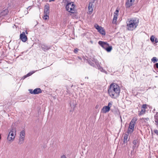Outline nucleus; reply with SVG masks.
<instances>
[{
    "label": "nucleus",
    "instance_id": "12",
    "mask_svg": "<svg viewBox=\"0 0 158 158\" xmlns=\"http://www.w3.org/2000/svg\"><path fill=\"white\" fill-rule=\"evenodd\" d=\"M40 46L42 50L45 52L50 49L51 47L45 44H40Z\"/></svg>",
    "mask_w": 158,
    "mask_h": 158
},
{
    "label": "nucleus",
    "instance_id": "13",
    "mask_svg": "<svg viewBox=\"0 0 158 158\" xmlns=\"http://www.w3.org/2000/svg\"><path fill=\"white\" fill-rule=\"evenodd\" d=\"M110 109L109 106H104L102 109V111L103 113H106L109 111Z\"/></svg>",
    "mask_w": 158,
    "mask_h": 158
},
{
    "label": "nucleus",
    "instance_id": "50",
    "mask_svg": "<svg viewBox=\"0 0 158 158\" xmlns=\"http://www.w3.org/2000/svg\"><path fill=\"white\" fill-rule=\"evenodd\" d=\"M54 1V0H52V1L50 0L49 1H50V2H51V1Z\"/></svg>",
    "mask_w": 158,
    "mask_h": 158
},
{
    "label": "nucleus",
    "instance_id": "18",
    "mask_svg": "<svg viewBox=\"0 0 158 158\" xmlns=\"http://www.w3.org/2000/svg\"><path fill=\"white\" fill-rule=\"evenodd\" d=\"M24 138L19 137L18 143L19 144H23L24 141Z\"/></svg>",
    "mask_w": 158,
    "mask_h": 158
},
{
    "label": "nucleus",
    "instance_id": "45",
    "mask_svg": "<svg viewBox=\"0 0 158 158\" xmlns=\"http://www.w3.org/2000/svg\"><path fill=\"white\" fill-rule=\"evenodd\" d=\"M93 61L94 62H95V63H96L97 62V60L96 59H94Z\"/></svg>",
    "mask_w": 158,
    "mask_h": 158
},
{
    "label": "nucleus",
    "instance_id": "38",
    "mask_svg": "<svg viewBox=\"0 0 158 158\" xmlns=\"http://www.w3.org/2000/svg\"><path fill=\"white\" fill-rule=\"evenodd\" d=\"M154 67H155L156 68L158 69V63H156L155 64Z\"/></svg>",
    "mask_w": 158,
    "mask_h": 158
},
{
    "label": "nucleus",
    "instance_id": "7",
    "mask_svg": "<svg viewBox=\"0 0 158 158\" xmlns=\"http://www.w3.org/2000/svg\"><path fill=\"white\" fill-rule=\"evenodd\" d=\"M95 27L100 34L103 35H105L106 32L105 31L102 27L99 26L98 24H96L95 25Z\"/></svg>",
    "mask_w": 158,
    "mask_h": 158
},
{
    "label": "nucleus",
    "instance_id": "16",
    "mask_svg": "<svg viewBox=\"0 0 158 158\" xmlns=\"http://www.w3.org/2000/svg\"><path fill=\"white\" fill-rule=\"evenodd\" d=\"M33 92L34 93V94H38L42 92V90L40 88H38L34 90Z\"/></svg>",
    "mask_w": 158,
    "mask_h": 158
},
{
    "label": "nucleus",
    "instance_id": "8",
    "mask_svg": "<svg viewBox=\"0 0 158 158\" xmlns=\"http://www.w3.org/2000/svg\"><path fill=\"white\" fill-rule=\"evenodd\" d=\"M9 10L7 8H4L0 11V17H4L7 15Z\"/></svg>",
    "mask_w": 158,
    "mask_h": 158
},
{
    "label": "nucleus",
    "instance_id": "14",
    "mask_svg": "<svg viewBox=\"0 0 158 158\" xmlns=\"http://www.w3.org/2000/svg\"><path fill=\"white\" fill-rule=\"evenodd\" d=\"M130 133H128V131L127 132V133L125 134L124 136L123 139V143H127V139L128 138V135Z\"/></svg>",
    "mask_w": 158,
    "mask_h": 158
},
{
    "label": "nucleus",
    "instance_id": "47",
    "mask_svg": "<svg viewBox=\"0 0 158 158\" xmlns=\"http://www.w3.org/2000/svg\"><path fill=\"white\" fill-rule=\"evenodd\" d=\"M85 79H88V77H85Z\"/></svg>",
    "mask_w": 158,
    "mask_h": 158
},
{
    "label": "nucleus",
    "instance_id": "11",
    "mask_svg": "<svg viewBox=\"0 0 158 158\" xmlns=\"http://www.w3.org/2000/svg\"><path fill=\"white\" fill-rule=\"evenodd\" d=\"M49 5L48 3H47L45 5L44 10V15L49 14Z\"/></svg>",
    "mask_w": 158,
    "mask_h": 158
},
{
    "label": "nucleus",
    "instance_id": "20",
    "mask_svg": "<svg viewBox=\"0 0 158 158\" xmlns=\"http://www.w3.org/2000/svg\"><path fill=\"white\" fill-rule=\"evenodd\" d=\"M86 62L88 63L89 65L92 66H94V64L89 60H86Z\"/></svg>",
    "mask_w": 158,
    "mask_h": 158
},
{
    "label": "nucleus",
    "instance_id": "22",
    "mask_svg": "<svg viewBox=\"0 0 158 158\" xmlns=\"http://www.w3.org/2000/svg\"><path fill=\"white\" fill-rule=\"evenodd\" d=\"M25 135V132L24 130H22L21 131L20 134V137H21L24 138Z\"/></svg>",
    "mask_w": 158,
    "mask_h": 158
},
{
    "label": "nucleus",
    "instance_id": "39",
    "mask_svg": "<svg viewBox=\"0 0 158 158\" xmlns=\"http://www.w3.org/2000/svg\"><path fill=\"white\" fill-rule=\"evenodd\" d=\"M95 2L94 1H93V0H91L89 2V3H91V4H93V3H94Z\"/></svg>",
    "mask_w": 158,
    "mask_h": 158
},
{
    "label": "nucleus",
    "instance_id": "1",
    "mask_svg": "<svg viewBox=\"0 0 158 158\" xmlns=\"http://www.w3.org/2000/svg\"><path fill=\"white\" fill-rule=\"evenodd\" d=\"M120 89L119 86L115 83H112L109 87L108 92L109 95L112 98H116L119 95Z\"/></svg>",
    "mask_w": 158,
    "mask_h": 158
},
{
    "label": "nucleus",
    "instance_id": "37",
    "mask_svg": "<svg viewBox=\"0 0 158 158\" xmlns=\"http://www.w3.org/2000/svg\"><path fill=\"white\" fill-rule=\"evenodd\" d=\"M154 132L155 134L157 135H158V130H155L154 131Z\"/></svg>",
    "mask_w": 158,
    "mask_h": 158
},
{
    "label": "nucleus",
    "instance_id": "5",
    "mask_svg": "<svg viewBox=\"0 0 158 158\" xmlns=\"http://www.w3.org/2000/svg\"><path fill=\"white\" fill-rule=\"evenodd\" d=\"M137 120V118H133L132 119L129 124L128 130L127 131H128V133H130V134H131L133 132Z\"/></svg>",
    "mask_w": 158,
    "mask_h": 158
},
{
    "label": "nucleus",
    "instance_id": "24",
    "mask_svg": "<svg viewBox=\"0 0 158 158\" xmlns=\"http://www.w3.org/2000/svg\"><path fill=\"white\" fill-rule=\"evenodd\" d=\"M70 2L68 0H62V3L63 4V5L64 6H66V5L68 3H69Z\"/></svg>",
    "mask_w": 158,
    "mask_h": 158
},
{
    "label": "nucleus",
    "instance_id": "42",
    "mask_svg": "<svg viewBox=\"0 0 158 158\" xmlns=\"http://www.w3.org/2000/svg\"><path fill=\"white\" fill-rule=\"evenodd\" d=\"M82 58L85 61H86V60H88L87 59H86L85 58L84 56L82 57Z\"/></svg>",
    "mask_w": 158,
    "mask_h": 158
},
{
    "label": "nucleus",
    "instance_id": "36",
    "mask_svg": "<svg viewBox=\"0 0 158 158\" xmlns=\"http://www.w3.org/2000/svg\"><path fill=\"white\" fill-rule=\"evenodd\" d=\"M78 50V49H77V48H76L74 49V52L75 53H76L77 52Z\"/></svg>",
    "mask_w": 158,
    "mask_h": 158
},
{
    "label": "nucleus",
    "instance_id": "43",
    "mask_svg": "<svg viewBox=\"0 0 158 158\" xmlns=\"http://www.w3.org/2000/svg\"><path fill=\"white\" fill-rule=\"evenodd\" d=\"M102 72H104L106 74H107V72L105 70H103Z\"/></svg>",
    "mask_w": 158,
    "mask_h": 158
},
{
    "label": "nucleus",
    "instance_id": "31",
    "mask_svg": "<svg viewBox=\"0 0 158 158\" xmlns=\"http://www.w3.org/2000/svg\"><path fill=\"white\" fill-rule=\"evenodd\" d=\"M98 69L100 70L101 72L103 70H104V69L103 68L100 66V65L99 66V67L98 68Z\"/></svg>",
    "mask_w": 158,
    "mask_h": 158
},
{
    "label": "nucleus",
    "instance_id": "17",
    "mask_svg": "<svg viewBox=\"0 0 158 158\" xmlns=\"http://www.w3.org/2000/svg\"><path fill=\"white\" fill-rule=\"evenodd\" d=\"M118 16V15L114 14V17L112 21L113 23L115 24L116 23Z\"/></svg>",
    "mask_w": 158,
    "mask_h": 158
},
{
    "label": "nucleus",
    "instance_id": "46",
    "mask_svg": "<svg viewBox=\"0 0 158 158\" xmlns=\"http://www.w3.org/2000/svg\"><path fill=\"white\" fill-rule=\"evenodd\" d=\"M78 58L79 59H80V60H82V58H81V57H80L78 56Z\"/></svg>",
    "mask_w": 158,
    "mask_h": 158
},
{
    "label": "nucleus",
    "instance_id": "4",
    "mask_svg": "<svg viewBox=\"0 0 158 158\" xmlns=\"http://www.w3.org/2000/svg\"><path fill=\"white\" fill-rule=\"evenodd\" d=\"M98 44L108 52H110L112 50V47L111 46H110L107 42L100 41L98 42Z\"/></svg>",
    "mask_w": 158,
    "mask_h": 158
},
{
    "label": "nucleus",
    "instance_id": "10",
    "mask_svg": "<svg viewBox=\"0 0 158 158\" xmlns=\"http://www.w3.org/2000/svg\"><path fill=\"white\" fill-rule=\"evenodd\" d=\"M134 1L133 0H127L125 3V6L126 8H129L131 6Z\"/></svg>",
    "mask_w": 158,
    "mask_h": 158
},
{
    "label": "nucleus",
    "instance_id": "28",
    "mask_svg": "<svg viewBox=\"0 0 158 158\" xmlns=\"http://www.w3.org/2000/svg\"><path fill=\"white\" fill-rule=\"evenodd\" d=\"M154 118L156 120L158 118V112H156V114L154 115Z\"/></svg>",
    "mask_w": 158,
    "mask_h": 158
},
{
    "label": "nucleus",
    "instance_id": "35",
    "mask_svg": "<svg viewBox=\"0 0 158 158\" xmlns=\"http://www.w3.org/2000/svg\"><path fill=\"white\" fill-rule=\"evenodd\" d=\"M119 12V10L118 9H116L115 12L114 13V14H116L118 15V13Z\"/></svg>",
    "mask_w": 158,
    "mask_h": 158
},
{
    "label": "nucleus",
    "instance_id": "15",
    "mask_svg": "<svg viewBox=\"0 0 158 158\" xmlns=\"http://www.w3.org/2000/svg\"><path fill=\"white\" fill-rule=\"evenodd\" d=\"M94 7V6L93 4L91 3H89L88 7V9L90 13H92L93 10V9Z\"/></svg>",
    "mask_w": 158,
    "mask_h": 158
},
{
    "label": "nucleus",
    "instance_id": "40",
    "mask_svg": "<svg viewBox=\"0 0 158 158\" xmlns=\"http://www.w3.org/2000/svg\"><path fill=\"white\" fill-rule=\"evenodd\" d=\"M156 43H157L158 42V40L157 38H155V40L154 41Z\"/></svg>",
    "mask_w": 158,
    "mask_h": 158
},
{
    "label": "nucleus",
    "instance_id": "23",
    "mask_svg": "<svg viewBox=\"0 0 158 158\" xmlns=\"http://www.w3.org/2000/svg\"><path fill=\"white\" fill-rule=\"evenodd\" d=\"M34 73V72H30V73H28L27 75H25L23 77V79H24L26 78L31 76Z\"/></svg>",
    "mask_w": 158,
    "mask_h": 158
},
{
    "label": "nucleus",
    "instance_id": "49",
    "mask_svg": "<svg viewBox=\"0 0 158 158\" xmlns=\"http://www.w3.org/2000/svg\"><path fill=\"white\" fill-rule=\"evenodd\" d=\"M1 134H0V140L1 139Z\"/></svg>",
    "mask_w": 158,
    "mask_h": 158
},
{
    "label": "nucleus",
    "instance_id": "25",
    "mask_svg": "<svg viewBox=\"0 0 158 158\" xmlns=\"http://www.w3.org/2000/svg\"><path fill=\"white\" fill-rule=\"evenodd\" d=\"M151 60L154 63H155L156 62H157L158 60L156 59V57H153L152 59H151Z\"/></svg>",
    "mask_w": 158,
    "mask_h": 158
},
{
    "label": "nucleus",
    "instance_id": "2",
    "mask_svg": "<svg viewBox=\"0 0 158 158\" xmlns=\"http://www.w3.org/2000/svg\"><path fill=\"white\" fill-rule=\"evenodd\" d=\"M139 19L136 18H132L128 19L127 23V28L129 31H133L138 26Z\"/></svg>",
    "mask_w": 158,
    "mask_h": 158
},
{
    "label": "nucleus",
    "instance_id": "29",
    "mask_svg": "<svg viewBox=\"0 0 158 158\" xmlns=\"http://www.w3.org/2000/svg\"><path fill=\"white\" fill-rule=\"evenodd\" d=\"M147 105L146 104H143L142 105L141 108H142L143 109H145L147 108Z\"/></svg>",
    "mask_w": 158,
    "mask_h": 158
},
{
    "label": "nucleus",
    "instance_id": "3",
    "mask_svg": "<svg viewBox=\"0 0 158 158\" xmlns=\"http://www.w3.org/2000/svg\"><path fill=\"white\" fill-rule=\"evenodd\" d=\"M75 5L73 2L68 3L65 6L66 10L71 13H74L76 12Z\"/></svg>",
    "mask_w": 158,
    "mask_h": 158
},
{
    "label": "nucleus",
    "instance_id": "30",
    "mask_svg": "<svg viewBox=\"0 0 158 158\" xmlns=\"http://www.w3.org/2000/svg\"><path fill=\"white\" fill-rule=\"evenodd\" d=\"M28 90L29 91L30 93L31 94H34V93L33 92L34 90H33V89H29Z\"/></svg>",
    "mask_w": 158,
    "mask_h": 158
},
{
    "label": "nucleus",
    "instance_id": "21",
    "mask_svg": "<svg viewBox=\"0 0 158 158\" xmlns=\"http://www.w3.org/2000/svg\"><path fill=\"white\" fill-rule=\"evenodd\" d=\"M146 112V110L144 109H142L140 112L138 114L139 116L145 114Z\"/></svg>",
    "mask_w": 158,
    "mask_h": 158
},
{
    "label": "nucleus",
    "instance_id": "41",
    "mask_svg": "<svg viewBox=\"0 0 158 158\" xmlns=\"http://www.w3.org/2000/svg\"><path fill=\"white\" fill-rule=\"evenodd\" d=\"M155 122L157 123V125L158 126V118L155 120Z\"/></svg>",
    "mask_w": 158,
    "mask_h": 158
},
{
    "label": "nucleus",
    "instance_id": "19",
    "mask_svg": "<svg viewBox=\"0 0 158 158\" xmlns=\"http://www.w3.org/2000/svg\"><path fill=\"white\" fill-rule=\"evenodd\" d=\"M149 120V118H143L140 119V120L143 122V123H146L147 122L146 121H148Z\"/></svg>",
    "mask_w": 158,
    "mask_h": 158
},
{
    "label": "nucleus",
    "instance_id": "32",
    "mask_svg": "<svg viewBox=\"0 0 158 158\" xmlns=\"http://www.w3.org/2000/svg\"><path fill=\"white\" fill-rule=\"evenodd\" d=\"M137 141L136 140H135L133 141V143L134 145H136L137 143Z\"/></svg>",
    "mask_w": 158,
    "mask_h": 158
},
{
    "label": "nucleus",
    "instance_id": "6",
    "mask_svg": "<svg viewBox=\"0 0 158 158\" xmlns=\"http://www.w3.org/2000/svg\"><path fill=\"white\" fill-rule=\"evenodd\" d=\"M16 131V130L15 128L13 127L12 128L7 138V139L9 141H13L14 140Z\"/></svg>",
    "mask_w": 158,
    "mask_h": 158
},
{
    "label": "nucleus",
    "instance_id": "48",
    "mask_svg": "<svg viewBox=\"0 0 158 158\" xmlns=\"http://www.w3.org/2000/svg\"><path fill=\"white\" fill-rule=\"evenodd\" d=\"M90 42H91V43H92H92H93V41H90Z\"/></svg>",
    "mask_w": 158,
    "mask_h": 158
},
{
    "label": "nucleus",
    "instance_id": "51",
    "mask_svg": "<svg viewBox=\"0 0 158 158\" xmlns=\"http://www.w3.org/2000/svg\"><path fill=\"white\" fill-rule=\"evenodd\" d=\"M30 7V6H29L28 7V8H29V7Z\"/></svg>",
    "mask_w": 158,
    "mask_h": 158
},
{
    "label": "nucleus",
    "instance_id": "9",
    "mask_svg": "<svg viewBox=\"0 0 158 158\" xmlns=\"http://www.w3.org/2000/svg\"><path fill=\"white\" fill-rule=\"evenodd\" d=\"M20 39L24 42H26L27 40V38L24 32H23L22 33L20 34Z\"/></svg>",
    "mask_w": 158,
    "mask_h": 158
},
{
    "label": "nucleus",
    "instance_id": "34",
    "mask_svg": "<svg viewBox=\"0 0 158 158\" xmlns=\"http://www.w3.org/2000/svg\"><path fill=\"white\" fill-rule=\"evenodd\" d=\"M112 103V102H109L108 103V106H109L110 107V109L111 107V106Z\"/></svg>",
    "mask_w": 158,
    "mask_h": 158
},
{
    "label": "nucleus",
    "instance_id": "33",
    "mask_svg": "<svg viewBox=\"0 0 158 158\" xmlns=\"http://www.w3.org/2000/svg\"><path fill=\"white\" fill-rule=\"evenodd\" d=\"M136 148V145H133L132 146V149L133 150L131 151V153H132V152Z\"/></svg>",
    "mask_w": 158,
    "mask_h": 158
},
{
    "label": "nucleus",
    "instance_id": "26",
    "mask_svg": "<svg viewBox=\"0 0 158 158\" xmlns=\"http://www.w3.org/2000/svg\"><path fill=\"white\" fill-rule=\"evenodd\" d=\"M49 14L44 15V19L45 20H47L49 18Z\"/></svg>",
    "mask_w": 158,
    "mask_h": 158
},
{
    "label": "nucleus",
    "instance_id": "44",
    "mask_svg": "<svg viewBox=\"0 0 158 158\" xmlns=\"http://www.w3.org/2000/svg\"><path fill=\"white\" fill-rule=\"evenodd\" d=\"M61 158H66V157L65 155H63L61 156Z\"/></svg>",
    "mask_w": 158,
    "mask_h": 158
},
{
    "label": "nucleus",
    "instance_id": "27",
    "mask_svg": "<svg viewBox=\"0 0 158 158\" xmlns=\"http://www.w3.org/2000/svg\"><path fill=\"white\" fill-rule=\"evenodd\" d=\"M154 37L153 35H152L150 37V40L152 42H154Z\"/></svg>",
    "mask_w": 158,
    "mask_h": 158
}]
</instances>
